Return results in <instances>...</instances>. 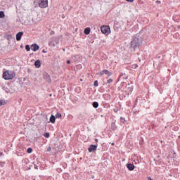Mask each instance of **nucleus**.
Returning a JSON list of instances; mask_svg holds the SVG:
<instances>
[{
	"instance_id": "f257e3e1",
	"label": "nucleus",
	"mask_w": 180,
	"mask_h": 180,
	"mask_svg": "<svg viewBox=\"0 0 180 180\" xmlns=\"http://www.w3.org/2000/svg\"><path fill=\"white\" fill-rule=\"evenodd\" d=\"M143 44V38L139 35L132 37L131 42L129 43V49L133 51H136V49H140Z\"/></svg>"
},
{
	"instance_id": "f03ea898",
	"label": "nucleus",
	"mask_w": 180,
	"mask_h": 180,
	"mask_svg": "<svg viewBox=\"0 0 180 180\" xmlns=\"http://www.w3.org/2000/svg\"><path fill=\"white\" fill-rule=\"evenodd\" d=\"M16 77V72L6 70L3 73V78L8 81L9 79H13Z\"/></svg>"
},
{
	"instance_id": "7ed1b4c3",
	"label": "nucleus",
	"mask_w": 180,
	"mask_h": 180,
	"mask_svg": "<svg viewBox=\"0 0 180 180\" xmlns=\"http://www.w3.org/2000/svg\"><path fill=\"white\" fill-rule=\"evenodd\" d=\"M122 85H126L124 88V91L127 95H131V92H133V86L130 84L123 83Z\"/></svg>"
},
{
	"instance_id": "20e7f679",
	"label": "nucleus",
	"mask_w": 180,
	"mask_h": 180,
	"mask_svg": "<svg viewBox=\"0 0 180 180\" xmlns=\"http://www.w3.org/2000/svg\"><path fill=\"white\" fill-rule=\"evenodd\" d=\"M101 30L103 34H109L110 33V27L109 25H103L101 27Z\"/></svg>"
},
{
	"instance_id": "39448f33",
	"label": "nucleus",
	"mask_w": 180,
	"mask_h": 180,
	"mask_svg": "<svg viewBox=\"0 0 180 180\" xmlns=\"http://www.w3.org/2000/svg\"><path fill=\"white\" fill-rule=\"evenodd\" d=\"M57 44L59 41V39L57 37H53L51 39V41L49 42V46H50V47H56V44Z\"/></svg>"
},
{
	"instance_id": "423d86ee",
	"label": "nucleus",
	"mask_w": 180,
	"mask_h": 180,
	"mask_svg": "<svg viewBox=\"0 0 180 180\" xmlns=\"http://www.w3.org/2000/svg\"><path fill=\"white\" fill-rule=\"evenodd\" d=\"M39 8H47L49 6V0H39Z\"/></svg>"
},
{
	"instance_id": "0eeeda50",
	"label": "nucleus",
	"mask_w": 180,
	"mask_h": 180,
	"mask_svg": "<svg viewBox=\"0 0 180 180\" xmlns=\"http://www.w3.org/2000/svg\"><path fill=\"white\" fill-rule=\"evenodd\" d=\"M43 78L45 79L46 82H48V84H51V77H50V75L47 73V72H44L43 73Z\"/></svg>"
},
{
	"instance_id": "6e6552de",
	"label": "nucleus",
	"mask_w": 180,
	"mask_h": 180,
	"mask_svg": "<svg viewBox=\"0 0 180 180\" xmlns=\"http://www.w3.org/2000/svg\"><path fill=\"white\" fill-rule=\"evenodd\" d=\"M97 148H98V145L91 144L88 148V151H89V153H94V152L96 151Z\"/></svg>"
},
{
	"instance_id": "1a4fd4ad",
	"label": "nucleus",
	"mask_w": 180,
	"mask_h": 180,
	"mask_svg": "<svg viewBox=\"0 0 180 180\" xmlns=\"http://www.w3.org/2000/svg\"><path fill=\"white\" fill-rule=\"evenodd\" d=\"M39 49L40 46L37 44H32L31 45V50H32V51H37Z\"/></svg>"
},
{
	"instance_id": "9d476101",
	"label": "nucleus",
	"mask_w": 180,
	"mask_h": 180,
	"mask_svg": "<svg viewBox=\"0 0 180 180\" xmlns=\"http://www.w3.org/2000/svg\"><path fill=\"white\" fill-rule=\"evenodd\" d=\"M22 36H23V32H19L15 35V39L17 41H20L22 40Z\"/></svg>"
},
{
	"instance_id": "9b49d317",
	"label": "nucleus",
	"mask_w": 180,
	"mask_h": 180,
	"mask_svg": "<svg viewBox=\"0 0 180 180\" xmlns=\"http://www.w3.org/2000/svg\"><path fill=\"white\" fill-rule=\"evenodd\" d=\"M127 168L129 169V171H134V168H136V166L133 163H127L126 165Z\"/></svg>"
},
{
	"instance_id": "f8f14e48",
	"label": "nucleus",
	"mask_w": 180,
	"mask_h": 180,
	"mask_svg": "<svg viewBox=\"0 0 180 180\" xmlns=\"http://www.w3.org/2000/svg\"><path fill=\"white\" fill-rule=\"evenodd\" d=\"M34 65L36 68H40V67H41V61H40V60H37L34 62Z\"/></svg>"
},
{
	"instance_id": "ddd939ff",
	"label": "nucleus",
	"mask_w": 180,
	"mask_h": 180,
	"mask_svg": "<svg viewBox=\"0 0 180 180\" xmlns=\"http://www.w3.org/2000/svg\"><path fill=\"white\" fill-rule=\"evenodd\" d=\"M173 20L177 23L180 22V15H175L173 16Z\"/></svg>"
},
{
	"instance_id": "4468645a",
	"label": "nucleus",
	"mask_w": 180,
	"mask_h": 180,
	"mask_svg": "<svg viewBox=\"0 0 180 180\" xmlns=\"http://www.w3.org/2000/svg\"><path fill=\"white\" fill-rule=\"evenodd\" d=\"M103 72H104V74H105V75H108V77H112V75H113V73L112 72H109V70H103Z\"/></svg>"
},
{
	"instance_id": "2eb2a0df",
	"label": "nucleus",
	"mask_w": 180,
	"mask_h": 180,
	"mask_svg": "<svg viewBox=\"0 0 180 180\" xmlns=\"http://www.w3.org/2000/svg\"><path fill=\"white\" fill-rule=\"evenodd\" d=\"M49 123H53V124L56 123V116L51 115L49 118Z\"/></svg>"
},
{
	"instance_id": "dca6fc26",
	"label": "nucleus",
	"mask_w": 180,
	"mask_h": 180,
	"mask_svg": "<svg viewBox=\"0 0 180 180\" xmlns=\"http://www.w3.org/2000/svg\"><path fill=\"white\" fill-rule=\"evenodd\" d=\"M120 78H122V79H127V78H129V76L126 73H122L120 75Z\"/></svg>"
},
{
	"instance_id": "f3484780",
	"label": "nucleus",
	"mask_w": 180,
	"mask_h": 180,
	"mask_svg": "<svg viewBox=\"0 0 180 180\" xmlns=\"http://www.w3.org/2000/svg\"><path fill=\"white\" fill-rule=\"evenodd\" d=\"M92 106L94 108V109H98V108H99V103L94 101L92 103Z\"/></svg>"
},
{
	"instance_id": "a211bd4d",
	"label": "nucleus",
	"mask_w": 180,
	"mask_h": 180,
	"mask_svg": "<svg viewBox=\"0 0 180 180\" xmlns=\"http://www.w3.org/2000/svg\"><path fill=\"white\" fill-rule=\"evenodd\" d=\"M84 34H89L91 33V27H86L84 30Z\"/></svg>"
},
{
	"instance_id": "6ab92c4d",
	"label": "nucleus",
	"mask_w": 180,
	"mask_h": 180,
	"mask_svg": "<svg viewBox=\"0 0 180 180\" xmlns=\"http://www.w3.org/2000/svg\"><path fill=\"white\" fill-rule=\"evenodd\" d=\"M111 129L113 131L117 130V127L116 126V123L115 122L111 123Z\"/></svg>"
},
{
	"instance_id": "aec40b11",
	"label": "nucleus",
	"mask_w": 180,
	"mask_h": 180,
	"mask_svg": "<svg viewBox=\"0 0 180 180\" xmlns=\"http://www.w3.org/2000/svg\"><path fill=\"white\" fill-rule=\"evenodd\" d=\"M55 117H56V119H61V117H63V115H61V113L57 112L55 115Z\"/></svg>"
},
{
	"instance_id": "412c9836",
	"label": "nucleus",
	"mask_w": 180,
	"mask_h": 180,
	"mask_svg": "<svg viewBox=\"0 0 180 180\" xmlns=\"http://www.w3.org/2000/svg\"><path fill=\"white\" fill-rule=\"evenodd\" d=\"M5 18V12L0 11V19H4Z\"/></svg>"
},
{
	"instance_id": "4be33fe9",
	"label": "nucleus",
	"mask_w": 180,
	"mask_h": 180,
	"mask_svg": "<svg viewBox=\"0 0 180 180\" xmlns=\"http://www.w3.org/2000/svg\"><path fill=\"white\" fill-rule=\"evenodd\" d=\"M32 49V46H30V45H29V44H27L26 46H25V50L27 51H30V49Z\"/></svg>"
},
{
	"instance_id": "5701e85b",
	"label": "nucleus",
	"mask_w": 180,
	"mask_h": 180,
	"mask_svg": "<svg viewBox=\"0 0 180 180\" xmlns=\"http://www.w3.org/2000/svg\"><path fill=\"white\" fill-rule=\"evenodd\" d=\"M27 153L28 154H32V153H33V149H32V148H28L27 149Z\"/></svg>"
},
{
	"instance_id": "b1692460",
	"label": "nucleus",
	"mask_w": 180,
	"mask_h": 180,
	"mask_svg": "<svg viewBox=\"0 0 180 180\" xmlns=\"http://www.w3.org/2000/svg\"><path fill=\"white\" fill-rule=\"evenodd\" d=\"M44 136L45 139H49V137H50V133L46 132V133H44Z\"/></svg>"
},
{
	"instance_id": "393cba45",
	"label": "nucleus",
	"mask_w": 180,
	"mask_h": 180,
	"mask_svg": "<svg viewBox=\"0 0 180 180\" xmlns=\"http://www.w3.org/2000/svg\"><path fill=\"white\" fill-rule=\"evenodd\" d=\"M3 105H6V102L4 100H0V106H2Z\"/></svg>"
},
{
	"instance_id": "a878e982",
	"label": "nucleus",
	"mask_w": 180,
	"mask_h": 180,
	"mask_svg": "<svg viewBox=\"0 0 180 180\" xmlns=\"http://www.w3.org/2000/svg\"><path fill=\"white\" fill-rule=\"evenodd\" d=\"M33 165H34V168L35 169H39L38 166L36 165V162H33Z\"/></svg>"
},
{
	"instance_id": "bb28decb",
	"label": "nucleus",
	"mask_w": 180,
	"mask_h": 180,
	"mask_svg": "<svg viewBox=\"0 0 180 180\" xmlns=\"http://www.w3.org/2000/svg\"><path fill=\"white\" fill-rule=\"evenodd\" d=\"M4 91L6 92V94H11V90L8 88H5Z\"/></svg>"
},
{
	"instance_id": "cd10ccee",
	"label": "nucleus",
	"mask_w": 180,
	"mask_h": 180,
	"mask_svg": "<svg viewBox=\"0 0 180 180\" xmlns=\"http://www.w3.org/2000/svg\"><path fill=\"white\" fill-rule=\"evenodd\" d=\"M120 120H121L122 123H124L126 122V120L124 119V117H121Z\"/></svg>"
},
{
	"instance_id": "c85d7f7f",
	"label": "nucleus",
	"mask_w": 180,
	"mask_h": 180,
	"mask_svg": "<svg viewBox=\"0 0 180 180\" xmlns=\"http://www.w3.org/2000/svg\"><path fill=\"white\" fill-rule=\"evenodd\" d=\"M111 82H113V79H109L107 81V84H111Z\"/></svg>"
},
{
	"instance_id": "c756f323",
	"label": "nucleus",
	"mask_w": 180,
	"mask_h": 180,
	"mask_svg": "<svg viewBox=\"0 0 180 180\" xmlns=\"http://www.w3.org/2000/svg\"><path fill=\"white\" fill-rule=\"evenodd\" d=\"M98 80H96V81L94 82V86H98Z\"/></svg>"
},
{
	"instance_id": "7c9ffc66",
	"label": "nucleus",
	"mask_w": 180,
	"mask_h": 180,
	"mask_svg": "<svg viewBox=\"0 0 180 180\" xmlns=\"http://www.w3.org/2000/svg\"><path fill=\"white\" fill-rule=\"evenodd\" d=\"M137 67H139V65L137 64L132 65V68L136 69V68H137Z\"/></svg>"
},
{
	"instance_id": "2f4dec72",
	"label": "nucleus",
	"mask_w": 180,
	"mask_h": 180,
	"mask_svg": "<svg viewBox=\"0 0 180 180\" xmlns=\"http://www.w3.org/2000/svg\"><path fill=\"white\" fill-rule=\"evenodd\" d=\"M155 4H157V5H160V4H161V1L158 0L155 1Z\"/></svg>"
},
{
	"instance_id": "473e14b6",
	"label": "nucleus",
	"mask_w": 180,
	"mask_h": 180,
	"mask_svg": "<svg viewBox=\"0 0 180 180\" xmlns=\"http://www.w3.org/2000/svg\"><path fill=\"white\" fill-rule=\"evenodd\" d=\"M4 165H5V162H0V167H4Z\"/></svg>"
},
{
	"instance_id": "72a5a7b5",
	"label": "nucleus",
	"mask_w": 180,
	"mask_h": 180,
	"mask_svg": "<svg viewBox=\"0 0 180 180\" xmlns=\"http://www.w3.org/2000/svg\"><path fill=\"white\" fill-rule=\"evenodd\" d=\"M103 74H105V73L103 72V70H102L101 72H100L98 74V75H103Z\"/></svg>"
},
{
	"instance_id": "f704fd0d",
	"label": "nucleus",
	"mask_w": 180,
	"mask_h": 180,
	"mask_svg": "<svg viewBox=\"0 0 180 180\" xmlns=\"http://www.w3.org/2000/svg\"><path fill=\"white\" fill-rule=\"evenodd\" d=\"M56 32L54 31H51L50 32V35L53 36V34H54Z\"/></svg>"
},
{
	"instance_id": "c9c22d12",
	"label": "nucleus",
	"mask_w": 180,
	"mask_h": 180,
	"mask_svg": "<svg viewBox=\"0 0 180 180\" xmlns=\"http://www.w3.org/2000/svg\"><path fill=\"white\" fill-rule=\"evenodd\" d=\"M126 1H127V2H131V3L134 2V0H126Z\"/></svg>"
},
{
	"instance_id": "e433bc0d",
	"label": "nucleus",
	"mask_w": 180,
	"mask_h": 180,
	"mask_svg": "<svg viewBox=\"0 0 180 180\" xmlns=\"http://www.w3.org/2000/svg\"><path fill=\"white\" fill-rule=\"evenodd\" d=\"M66 64H71V60H68L66 61Z\"/></svg>"
},
{
	"instance_id": "4c0bfd02",
	"label": "nucleus",
	"mask_w": 180,
	"mask_h": 180,
	"mask_svg": "<svg viewBox=\"0 0 180 180\" xmlns=\"http://www.w3.org/2000/svg\"><path fill=\"white\" fill-rule=\"evenodd\" d=\"M47 151H48V152L51 151V147H50V146H49V147H48V148H47Z\"/></svg>"
},
{
	"instance_id": "58836bf2",
	"label": "nucleus",
	"mask_w": 180,
	"mask_h": 180,
	"mask_svg": "<svg viewBox=\"0 0 180 180\" xmlns=\"http://www.w3.org/2000/svg\"><path fill=\"white\" fill-rule=\"evenodd\" d=\"M61 171H62V170H61V168H58V169H57V172H61Z\"/></svg>"
},
{
	"instance_id": "ea45409f",
	"label": "nucleus",
	"mask_w": 180,
	"mask_h": 180,
	"mask_svg": "<svg viewBox=\"0 0 180 180\" xmlns=\"http://www.w3.org/2000/svg\"><path fill=\"white\" fill-rule=\"evenodd\" d=\"M157 58H158V60H160V58H162V57L161 56H157Z\"/></svg>"
},
{
	"instance_id": "a19ab883",
	"label": "nucleus",
	"mask_w": 180,
	"mask_h": 180,
	"mask_svg": "<svg viewBox=\"0 0 180 180\" xmlns=\"http://www.w3.org/2000/svg\"><path fill=\"white\" fill-rule=\"evenodd\" d=\"M27 72H28L29 74H30V72H32V70L28 69Z\"/></svg>"
},
{
	"instance_id": "79ce46f5",
	"label": "nucleus",
	"mask_w": 180,
	"mask_h": 180,
	"mask_svg": "<svg viewBox=\"0 0 180 180\" xmlns=\"http://www.w3.org/2000/svg\"><path fill=\"white\" fill-rule=\"evenodd\" d=\"M42 53H47V51H46L45 49H43V50H42Z\"/></svg>"
},
{
	"instance_id": "37998d69",
	"label": "nucleus",
	"mask_w": 180,
	"mask_h": 180,
	"mask_svg": "<svg viewBox=\"0 0 180 180\" xmlns=\"http://www.w3.org/2000/svg\"><path fill=\"white\" fill-rule=\"evenodd\" d=\"M2 155H4L3 153H0V157H2Z\"/></svg>"
},
{
	"instance_id": "c03bdc74",
	"label": "nucleus",
	"mask_w": 180,
	"mask_h": 180,
	"mask_svg": "<svg viewBox=\"0 0 180 180\" xmlns=\"http://www.w3.org/2000/svg\"><path fill=\"white\" fill-rule=\"evenodd\" d=\"M105 96L109 97V95L108 94H104V97Z\"/></svg>"
},
{
	"instance_id": "a18cd8bd",
	"label": "nucleus",
	"mask_w": 180,
	"mask_h": 180,
	"mask_svg": "<svg viewBox=\"0 0 180 180\" xmlns=\"http://www.w3.org/2000/svg\"><path fill=\"white\" fill-rule=\"evenodd\" d=\"M96 143H98V139H95Z\"/></svg>"
},
{
	"instance_id": "49530a36",
	"label": "nucleus",
	"mask_w": 180,
	"mask_h": 180,
	"mask_svg": "<svg viewBox=\"0 0 180 180\" xmlns=\"http://www.w3.org/2000/svg\"><path fill=\"white\" fill-rule=\"evenodd\" d=\"M111 146H115V143H111Z\"/></svg>"
},
{
	"instance_id": "de8ad7c7",
	"label": "nucleus",
	"mask_w": 180,
	"mask_h": 180,
	"mask_svg": "<svg viewBox=\"0 0 180 180\" xmlns=\"http://www.w3.org/2000/svg\"><path fill=\"white\" fill-rule=\"evenodd\" d=\"M20 48H21V49H23V45H21V46H20Z\"/></svg>"
},
{
	"instance_id": "09e8293b",
	"label": "nucleus",
	"mask_w": 180,
	"mask_h": 180,
	"mask_svg": "<svg viewBox=\"0 0 180 180\" xmlns=\"http://www.w3.org/2000/svg\"><path fill=\"white\" fill-rule=\"evenodd\" d=\"M49 96H51H51H53V94H49Z\"/></svg>"
},
{
	"instance_id": "8fccbe9b",
	"label": "nucleus",
	"mask_w": 180,
	"mask_h": 180,
	"mask_svg": "<svg viewBox=\"0 0 180 180\" xmlns=\"http://www.w3.org/2000/svg\"><path fill=\"white\" fill-rule=\"evenodd\" d=\"M134 113H139V112H137V111H135V112H134Z\"/></svg>"
},
{
	"instance_id": "3c124183",
	"label": "nucleus",
	"mask_w": 180,
	"mask_h": 180,
	"mask_svg": "<svg viewBox=\"0 0 180 180\" xmlns=\"http://www.w3.org/2000/svg\"><path fill=\"white\" fill-rule=\"evenodd\" d=\"M106 84H108V83H104L103 85H105V84L106 85Z\"/></svg>"
},
{
	"instance_id": "603ef678",
	"label": "nucleus",
	"mask_w": 180,
	"mask_h": 180,
	"mask_svg": "<svg viewBox=\"0 0 180 180\" xmlns=\"http://www.w3.org/2000/svg\"><path fill=\"white\" fill-rule=\"evenodd\" d=\"M28 169H30V167H28Z\"/></svg>"
}]
</instances>
